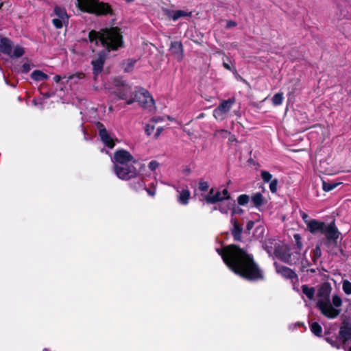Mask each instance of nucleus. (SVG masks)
<instances>
[{
  "instance_id": "obj_14",
  "label": "nucleus",
  "mask_w": 351,
  "mask_h": 351,
  "mask_svg": "<svg viewBox=\"0 0 351 351\" xmlns=\"http://www.w3.org/2000/svg\"><path fill=\"white\" fill-rule=\"evenodd\" d=\"M105 62V55L103 53H100L98 56L93 59L91 62L93 68V74L95 81H97L99 75L103 70L104 64Z\"/></svg>"
},
{
  "instance_id": "obj_11",
  "label": "nucleus",
  "mask_w": 351,
  "mask_h": 351,
  "mask_svg": "<svg viewBox=\"0 0 351 351\" xmlns=\"http://www.w3.org/2000/svg\"><path fill=\"white\" fill-rule=\"evenodd\" d=\"M213 210H218L221 213L224 215H228L230 211L232 216H233L237 212L235 201L230 197L226 200L219 202L217 205L213 207Z\"/></svg>"
},
{
  "instance_id": "obj_37",
  "label": "nucleus",
  "mask_w": 351,
  "mask_h": 351,
  "mask_svg": "<svg viewBox=\"0 0 351 351\" xmlns=\"http://www.w3.org/2000/svg\"><path fill=\"white\" fill-rule=\"evenodd\" d=\"M327 342H328L332 347L337 349L340 348L341 344L339 343L338 339L336 338L335 340L332 337L326 338Z\"/></svg>"
},
{
  "instance_id": "obj_57",
  "label": "nucleus",
  "mask_w": 351,
  "mask_h": 351,
  "mask_svg": "<svg viewBox=\"0 0 351 351\" xmlns=\"http://www.w3.org/2000/svg\"><path fill=\"white\" fill-rule=\"evenodd\" d=\"M160 121H161V119L160 118H155V123H157Z\"/></svg>"
},
{
  "instance_id": "obj_51",
  "label": "nucleus",
  "mask_w": 351,
  "mask_h": 351,
  "mask_svg": "<svg viewBox=\"0 0 351 351\" xmlns=\"http://www.w3.org/2000/svg\"><path fill=\"white\" fill-rule=\"evenodd\" d=\"M102 87L97 85L96 83L94 84V88L97 90H99Z\"/></svg>"
},
{
  "instance_id": "obj_21",
  "label": "nucleus",
  "mask_w": 351,
  "mask_h": 351,
  "mask_svg": "<svg viewBox=\"0 0 351 351\" xmlns=\"http://www.w3.org/2000/svg\"><path fill=\"white\" fill-rule=\"evenodd\" d=\"M171 50L173 54L176 56V58L180 60L182 58V45L180 42H173L171 45Z\"/></svg>"
},
{
  "instance_id": "obj_16",
  "label": "nucleus",
  "mask_w": 351,
  "mask_h": 351,
  "mask_svg": "<svg viewBox=\"0 0 351 351\" xmlns=\"http://www.w3.org/2000/svg\"><path fill=\"white\" fill-rule=\"evenodd\" d=\"M351 338V325L343 324L339 331V339L343 343H346Z\"/></svg>"
},
{
  "instance_id": "obj_19",
  "label": "nucleus",
  "mask_w": 351,
  "mask_h": 351,
  "mask_svg": "<svg viewBox=\"0 0 351 351\" xmlns=\"http://www.w3.org/2000/svg\"><path fill=\"white\" fill-rule=\"evenodd\" d=\"M177 192L179 193V195L178 197V201L180 204L182 205H186L189 203V199L191 196V193L189 189H183L180 191L178 187L175 186Z\"/></svg>"
},
{
  "instance_id": "obj_1",
  "label": "nucleus",
  "mask_w": 351,
  "mask_h": 351,
  "mask_svg": "<svg viewBox=\"0 0 351 351\" xmlns=\"http://www.w3.org/2000/svg\"><path fill=\"white\" fill-rule=\"evenodd\" d=\"M226 265L236 274L250 280H257L263 278L262 271L254 262L252 256L235 245L217 249Z\"/></svg>"
},
{
  "instance_id": "obj_27",
  "label": "nucleus",
  "mask_w": 351,
  "mask_h": 351,
  "mask_svg": "<svg viewBox=\"0 0 351 351\" xmlns=\"http://www.w3.org/2000/svg\"><path fill=\"white\" fill-rule=\"evenodd\" d=\"M75 77L80 79V78L83 77V75L81 73H79L77 75H70L69 77H66V76L61 77L60 75H57L54 76L53 80L56 83L60 82L61 80H66V82H68L69 81L71 80L72 79H73Z\"/></svg>"
},
{
  "instance_id": "obj_13",
  "label": "nucleus",
  "mask_w": 351,
  "mask_h": 351,
  "mask_svg": "<svg viewBox=\"0 0 351 351\" xmlns=\"http://www.w3.org/2000/svg\"><path fill=\"white\" fill-rule=\"evenodd\" d=\"M96 127L99 131V134L101 141L109 148H113L114 146L113 138L106 130L104 125L99 122H97L96 123Z\"/></svg>"
},
{
  "instance_id": "obj_42",
  "label": "nucleus",
  "mask_w": 351,
  "mask_h": 351,
  "mask_svg": "<svg viewBox=\"0 0 351 351\" xmlns=\"http://www.w3.org/2000/svg\"><path fill=\"white\" fill-rule=\"evenodd\" d=\"M32 65L29 62H24L21 67V72L27 73L31 70Z\"/></svg>"
},
{
  "instance_id": "obj_39",
  "label": "nucleus",
  "mask_w": 351,
  "mask_h": 351,
  "mask_svg": "<svg viewBox=\"0 0 351 351\" xmlns=\"http://www.w3.org/2000/svg\"><path fill=\"white\" fill-rule=\"evenodd\" d=\"M278 180L274 179L269 184V189L271 193H275L277 191Z\"/></svg>"
},
{
  "instance_id": "obj_33",
  "label": "nucleus",
  "mask_w": 351,
  "mask_h": 351,
  "mask_svg": "<svg viewBox=\"0 0 351 351\" xmlns=\"http://www.w3.org/2000/svg\"><path fill=\"white\" fill-rule=\"evenodd\" d=\"M337 185H338L337 183L326 182L324 181L323 182V190L325 191H330L334 189L335 188H336Z\"/></svg>"
},
{
  "instance_id": "obj_4",
  "label": "nucleus",
  "mask_w": 351,
  "mask_h": 351,
  "mask_svg": "<svg viewBox=\"0 0 351 351\" xmlns=\"http://www.w3.org/2000/svg\"><path fill=\"white\" fill-rule=\"evenodd\" d=\"M112 162L114 172L119 179L129 180L138 174L139 163L125 150L116 152Z\"/></svg>"
},
{
  "instance_id": "obj_15",
  "label": "nucleus",
  "mask_w": 351,
  "mask_h": 351,
  "mask_svg": "<svg viewBox=\"0 0 351 351\" xmlns=\"http://www.w3.org/2000/svg\"><path fill=\"white\" fill-rule=\"evenodd\" d=\"M274 265L276 267V272L278 274L281 275L282 277L291 280H293V278H297V275L292 269L285 266L280 265L276 263H274Z\"/></svg>"
},
{
  "instance_id": "obj_38",
  "label": "nucleus",
  "mask_w": 351,
  "mask_h": 351,
  "mask_svg": "<svg viewBox=\"0 0 351 351\" xmlns=\"http://www.w3.org/2000/svg\"><path fill=\"white\" fill-rule=\"evenodd\" d=\"M215 135L216 136H221L222 138H226L228 135H230V132L226 130H217Z\"/></svg>"
},
{
  "instance_id": "obj_25",
  "label": "nucleus",
  "mask_w": 351,
  "mask_h": 351,
  "mask_svg": "<svg viewBox=\"0 0 351 351\" xmlns=\"http://www.w3.org/2000/svg\"><path fill=\"white\" fill-rule=\"evenodd\" d=\"M54 12H55V14L58 16V18L62 19V20H68L69 19L68 14L65 10V9L63 8H61L59 6H56L54 8Z\"/></svg>"
},
{
  "instance_id": "obj_7",
  "label": "nucleus",
  "mask_w": 351,
  "mask_h": 351,
  "mask_svg": "<svg viewBox=\"0 0 351 351\" xmlns=\"http://www.w3.org/2000/svg\"><path fill=\"white\" fill-rule=\"evenodd\" d=\"M0 51L12 58H20L25 53L23 47L19 45L12 47L11 40L3 36H0Z\"/></svg>"
},
{
  "instance_id": "obj_8",
  "label": "nucleus",
  "mask_w": 351,
  "mask_h": 351,
  "mask_svg": "<svg viewBox=\"0 0 351 351\" xmlns=\"http://www.w3.org/2000/svg\"><path fill=\"white\" fill-rule=\"evenodd\" d=\"M230 198V193L227 189L219 188L217 190L211 189L205 199L208 204L219 203Z\"/></svg>"
},
{
  "instance_id": "obj_34",
  "label": "nucleus",
  "mask_w": 351,
  "mask_h": 351,
  "mask_svg": "<svg viewBox=\"0 0 351 351\" xmlns=\"http://www.w3.org/2000/svg\"><path fill=\"white\" fill-rule=\"evenodd\" d=\"M250 197L245 194L241 195L238 197L237 201L239 205H245L248 203Z\"/></svg>"
},
{
  "instance_id": "obj_24",
  "label": "nucleus",
  "mask_w": 351,
  "mask_h": 351,
  "mask_svg": "<svg viewBox=\"0 0 351 351\" xmlns=\"http://www.w3.org/2000/svg\"><path fill=\"white\" fill-rule=\"evenodd\" d=\"M31 77L35 81H43L49 78V76L40 70H35L31 74Z\"/></svg>"
},
{
  "instance_id": "obj_23",
  "label": "nucleus",
  "mask_w": 351,
  "mask_h": 351,
  "mask_svg": "<svg viewBox=\"0 0 351 351\" xmlns=\"http://www.w3.org/2000/svg\"><path fill=\"white\" fill-rule=\"evenodd\" d=\"M192 13L185 10H173L169 13V16L173 20L177 21L180 17L191 16Z\"/></svg>"
},
{
  "instance_id": "obj_22",
  "label": "nucleus",
  "mask_w": 351,
  "mask_h": 351,
  "mask_svg": "<svg viewBox=\"0 0 351 351\" xmlns=\"http://www.w3.org/2000/svg\"><path fill=\"white\" fill-rule=\"evenodd\" d=\"M276 245V241L275 239H267L263 243L264 248L267 250V252L269 254H271V253L275 254V250H278Z\"/></svg>"
},
{
  "instance_id": "obj_58",
  "label": "nucleus",
  "mask_w": 351,
  "mask_h": 351,
  "mask_svg": "<svg viewBox=\"0 0 351 351\" xmlns=\"http://www.w3.org/2000/svg\"><path fill=\"white\" fill-rule=\"evenodd\" d=\"M83 132H84V138L86 140V139H87V138H86V136L85 131H84V130H83Z\"/></svg>"
},
{
  "instance_id": "obj_49",
  "label": "nucleus",
  "mask_w": 351,
  "mask_h": 351,
  "mask_svg": "<svg viewBox=\"0 0 351 351\" xmlns=\"http://www.w3.org/2000/svg\"><path fill=\"white\" fill-rule=\"evenodd\" d=\"M32 103L34 106H38L39 104H41V103L39 102V99H34Z\"/></svg>"
},
{
  "instance_id": "obj_10",
  "label": "nucleus",
  "mask_w": 351,
  "mask_h": 351,
  "mask_svg": "<svg viewBox=\"0 0 351 351\" xmlns=\"http://www.w3.org/2000/svg\"><path fill=\"white\" fill-rule=\"evenodd\" d=\"M234 102V98L223 101L213 111V116L215 118L219 120H223L226 114L230 110Z\"/></svg>"
},
{
  "instance_id": "obj_28",
  "label": "nucleus",
  "mask_w": 351,
  "mask_h": 351,
  "mask_svg": "<svg viewBox=\"0 0 351 351\" xmlns=\"http://www.w3.org/2000/svg\"><path fill=\"white\" fill-rule=\"evenodd\" d=\"M311 332L316 336L320 337L322 332V328L317 322H313L311 326Z\"/></svg>"
},
{
  "instance_id": "obj_46",
  "label": "nucleus",
  "mask_w": 351,
  "mask_h": 351,
  "mask_svg": "<svg viewBox=\"0 0 351 351\" xmlns=\"http://www.w3.org/2000/svg\"><path fill=\"white\" fill-rule=\"evenodd\" d=\"M300 216H301L302 219H303L304 222L307 226L308 222H309V221L311 220V219H308V215L306 213H304V212H302L300 213Z\"/></svg>"
},
{
  "instance_id": "obj_12",
  "label": "nucleus",
  "mask_w": 351,
  "mask_h": 351,
  "mask_svg": "<svg viewBox=\"0 0 351 351\" xmlns=\"http://www.w3.org/2000/svg\"><path fill=\"white\" fill-rule=\"evenodd\" d=\"M112 82H113L114 86L117 88V89L110 86L108 84L104 85V88L108 90L109 92H110L112 93L117 94L119 96V97H120L121 99H126L125 94L120 92L119 88H123L124 90H128L130 89V87H128V86H125L123 81L121 80V79H119V78L113 79Z\"/></svg>"
},
{
  "instance_id": "obj_20",
  "label": "nucleus",
  "mask_w": 351,
  "mask_h": 351,
  "mask_svg": "<svg viewBox=\"0 0 351 351\" xmlns=\"http://www.w3.org/2000/svg\"><path fill=\"white\" fill-rule=\"evenodd\" d=\"M251 200L254 206L257 208H259L261 206L267 204V202L266 199L261 193H255L252 194L251 196Z\"/></svg>"
},
{
  "instance_id": "obj_32",
  "label": "nucleus",
  "mask_w": 351,
  "mask_h": 351,
  "mask_svg": "<svg viewBox=\"0 0 351 351\" xmlns=\"http://www.w3.org/2000/svg\"><path fill=\"white\" fill-rule=\"evenodd\" d=\"M68 22V20H62V19H53L52 20L53 25L57 28L60 29L63 27L64 24Z\"/></svg>"
},
{
  "instance_id": "obj_29",
  "label": "nucleus",
  "mask_w": 351,
  "mask_h": 351,
  "mask_svg": "<svg viewBox=\"0 0 351 351\" xmlns=\"http://www.w3.org/2000/svg\"><path fill=\"white\" fill-rule=\"evenodd\" d=\"M283 93H278L274 95L272 97V103L274 106L281 105L283 101Z\"/></svg>"
},
{
  "instance_id": "obj_2",
  "label": "nucleus",
  "mask_w": 351,
  "mask_h": 351,
  "mask_svg": "<svg viewBox=\"0 0 351 351\" xmlns=\"http://www.w3.org/2000/svg\"><path fill=\"white\" fill-rule=\"evenodd\" d=\"M88 43L93 51L101 47L108 51H116L123 46V36L120 29L111 27L101 29L99 32L91 30L88 33Z\"/></svg>"
},
{
  "instance_id": "obj_52",
  "label": "nucleus",
  "mask_w": 351,
  "mask_h": 351,
  "mask_svg": "<svg viewBox=\"0 0 351 351\" xmlns=\"http://www.w3.org/2000/svg\"><path fill=\"white\" fill-rule=\"evenodd\" d=\"M236 210H237L236 213H239V214L241 213L243 211L241 208H240L237 206H236Z\"/></svg>"
},
{
  "instance_id": "obj_44",
  "label": "nucleus",
  "mask_w": 351,
  "mask_h": 351,
  "mask_svg": "<svg viewBox=\"0 0 351 351\" xmlns=\"http://www.w3.org/2000/svg\"><path fill=\"white\" fill-rule=\"evenodd\" d=\"M254 221H249L246 224V232L250 233V230L254 228Z\"/></svg>"
},
{
  "instance_id": "obj_56",
  "label": "nucleus",
  "mask_w": 351,
  "mask_h": 351,
  "mask_svg": "<svg viewBox=\"0 0 351 351\" xmlns=\"http://www.w3.org/2000/svg\"><path fill=\"white\" fill-rule=\"evenodd\" d=\"M146 191L149 195H153V193L151 191L150 189H146Z\"/></svg>"
},
{
  "instance_id": "obj_5",
  "label": "nucleus",
  "mask_w": 351,
  "mask_h": 351,
  "mask_svg": "<svg viewBox=\"0 0 351 351\" xmlns=\"http://www.w3.org/2000/svg\"><path fill=\"white\" fill-rule=\"evenodd\" d=\"M306 226L311 234L319 232L324 235L326 245L330 243H336L340 234L334 222L326 223L316 219H311Z\"/></svg>"
},
{
  "instance_id": "obj_6",
  "label": "nucleus",
  "mask_w": 351,
  "mask_h": 351,
  "mask_svg": "<svg viewBox=\"0 0 351 351\" xmlns=\"http://www.w3.org/2000/svg\"><path fill=\"white\" fill-rule=\"evenodd\" d=\"M77 8L86 12L97 15L106 14L111 11L110 7L98 0H76Z\"/></svg>"
},
{
  "instance_id": "obj_59",
  "label": "nucleus",
  "mask_w": 351,
  "mask_h": 351,
  "mask_svg": "<svg viewBox=\"0 0 351 351\" xmlns=\"http://www.w3.org/2000/svg\"><path fill=\"white\" fill-rule=\"evenodd\" d=\"M43 351H49L47 349H45Z\"/></svg>"
},
{
  "instance_id": "obj_30",
  "label": "nucleus",
  "mask_w": 351,
  "mask_h": 351,
  "mask_svg": "<svg viewBox=\"0 0 351 351\" xmlns=\"http://www.w3.org/2000/svg\"><path fill=\"white\" fill-rule=\"evenodd\" d=\"M342 289L346 295H351V282L348 280H343Z\"/></svg>"
},
{
  "instance_id": "obj_45",
  "label": "nucleus",
  "mask_w": 351,
  "mask_h": 351,
  "mask_svg": "<svg viewBox=\"0 0 351 351\" xmlns=\"http://www.w3.org/2000/svg\"><path fill=\"white\" fill-rule=\"evenodd\" d=\"M145 133L147 135L152 134V133L154 131V126L153 125H150L149 124L147 125L145 128Z\"/></svg>"
},
{
  "instance_id": "obj_47",
  "label": "nucleus",
  "mask_w": 351,
  "mask_h": 351,
  "mask_svg": "<svg viewBox=\"0 0 351 351\" xmlns=\"http://www.w3.org/2000/svg\"><path fill=\"white\" fill-rule=\"evenodd\" d=\"M237 25V23L233 21H228L226 23V28H231Z\"/></svg>"
},
{
  "instance_id": "obj_35",
  "label": "nucleus",
  "mask_w": 351,
  "mask_h": 351,
  "mask_svg": "<svg viewBox=\"0 0 351 351\" xmlns=\"http://www.w3.org/2000/svg\"><path fill=\"white\" fill-rule=\"evenodd\" d=\"M322 256V250L319 245H317L313 250V261L315 262Z\"/></svg>"
},
{
  "instance_id": "obj_54",
  "label": "nucleus",
  "mask_w": 351,
  "mask_h": 351,
  "mask_svg": "<svg viewBox=\"0 0 351 351\" xmlns=\"http://www.w3.org/2000/svg\"><path fill=\"white\" fill-rule=\"evenodd\" d=\"M229 140L230 141H236V138H235L234 136L231 135Z\"/></svg>"
},
{
  "instance_id": "obj_26",
  "label": "nucleus",
  "mask_w": 351,
  "mask_h": 351,
  "mask_svg": "<svg viewBox=\"0 0 351 351\" xmlns=\"http://www.w3.org/2000/svg\"><path fill=\"white\" fill-rule=\"evenodd\" d=\"M302 290L303 293L310 300H313L315 295V290L313 287H309L307 285H302Z\"/></svg>"
},
{
  "instance_id": "obj_40",
  "label": "nucleus",
  "mask_w": 351,
  "mask_h": 351,
  "mask_svg": "<svg viewBox=\"0 0 351 351\" xmlns=\"http://www.w3.org/2000/svg\"><path fill=\"white\" fill-rule=\"evenodd\" d=\"M209 188L208 183L205 181L201 180L199 183V189L201 191H206Z\"/></svg>"
},
{
  "instance_id": "obj_41",
  "label": "nucleus",
  "mask_w": 351,
  "mask_h": 351,
  "mask_svg": "<svg viewBox=\"0 0 351 351\" xmlns=\"http://www.w3.org/2000/svg\"><path fill=\"white\" fill-rule=\"evenodd\" d=\"M135 62L136 61L133 60H128L127 61V65L124 67V70L127 72L131 71L134 66Z\"/></svg>"
},
{
  "instance_id": "obj_55",
  "label": "nucleus",
  "mask_w": 351,
  "mask_h": 351,
  "mask_svg": "<svg viewBox=\"0 0 351 351\" xmlns=\"http://www.w3.org/2000/svg\"><path fill=\"white\" fill-rule=\"evenodd\" d=\"M153 165H154V161L149 162V167L150 169H153V167H152Z\"/></svg>"
},
{
  "instance_id": "obj_17",
  "label": "nucleus",
  "mask_w": 351,
  "mask_h": 351,
  "mask_svg": "<svg viewBox=\"0 0 351 351\" xmlns=\"http://www.w3.org/2000/svg\"><path fill=\"white\" fill-rule=\"evenodd\" d=\"M276 256L284 263L287 264H292L293 261L289 250L287 247L281 249L275 250Z\"/></svg>"
},
{
  "instance_id": "obj_9",
  "label": "nucleus",
  "mask_w": 351,
  "mask_h": 351,
  "mask_svg": "<svg viewBox=\"0 0 351 351\" xmlns=\"http://www.w3.org/2000/svg\"><path fill=\"white\" fill-rule=\"evenodd\" d=\"M134 101H137L143 108H147L152 105L154 100L148 91L141 88L136 91L135 97L128 100L127 103L130 104Z\"/></svg>"
},
{
  "instance_id": "obj_3",
  "label": "nucleus",
  "mask_w": 351,
  "mask_h": 351,
  "mask_svg": "<svg viewBox=\"0 0 351 351\" xmlns=\"http://www.w3.org/2000/svg\"><path fill=\"white\" fill-rule=\"evenodd\" d=\"M332 287L329 283H324L318 290L317 307L321 313L328 319L337 317L341 312L343 301L338 294L330 299Z\"/></svg>"
},
{
  "instance_id": "obj_53",
  "label": "nucleus",
  "mask_w": 351,
  "mask_h": 351,
  "mask_svg": "<svg viewBox=\"0 0 351 351\" xmlns=\"http://www.w3.org/2000/svg\"><path fill=\"white\" fill-rule=\"evenodd\" d=\"M49 97H51V94L49 93L43 94V98L45 99L49 98Z\"/></svg>"
},
{
  "instance_id": "obj_36",
  "label": "nucleus",
  "mask_w": 351,
  "mask_h": 351,
  "mask_svg": "<svg viewBox=\"0 0 351 351\" xmlns=\"http://www.w3.org/2000/svg\"><path fill=\"white\" fill-rule=\"evenodd\" d=\"M261 176L265 182H269L272 178V175L267 171H262Z\"/></svg>"
},
{
  "instance_id": "obj_18",
  "label": "nucleus",
  "mask_w": 351,
  "mask_h": 351,
  "mask_svg": "<svg viewBox=\"0 0 351 351\" xmlns=\"http://www.w3.org/2000/svg\"><path fill=\"white\" fill-rule=\"evenodd\" d=\"M231 223L232 224V228L231 230L232 234L235 241L241 240V233L243 231L242 226L237 222V219L234 217L231 218Z\"/></svg>"
},
{
  "instance_id": "obj_48",
  "label": "nucleus",
  "mask_w": 351,
  "mask_h": 351,
  "mask_svg": "<svg viewBox=\"0 0 351 351\" xmlns=\"http://www.w3.org/2000/svg\"><path fill=\"white\" fill-rule=\"evenodd\" d=\"M294 238L296 240L297 243L299 245V247L300 248L301 245H300V244L299 243V239H300V235L299 234H295L294 235Z\"/></svg>"
},
{
  "instance_id": "obj_43",
  "label": "nucleus",
  "mask_w": 351,
  "mask_h": 351,
  "mask_svg": "<svg viewBox=\"0 0 351 351\" xmlns=\"http://www.w3.org/2000/svg\"><path fill=\"white\" fill-rule=\"evenodd\" d=\"M223 67L229 71H231L234 74L237 75V71L235 68H232L228 63H226L224 60L223 62Z\"/></svg>"
},
{
  "instance_id": "obj_31",
  "label": "nucleus",
  "mask_w": 351,
  "mask_h": 351,
  "mask_svg": "<svg viewBox=\"0 0 351 351\" xmlns=\"http://www.w3.org/2000/svg\"><path fill=\"white\" fill-rule=\"evenodd\" d=\"M265 228L263 226H258L256 227L254 237L258 239H262L264 236Z\"/></svg>"
},
{
  "instance_id": "obj_50",
  "label": "nucleus",
  "mask_w": 351,
  "mask_h": 351,
  "mask_svg": "<svg viewBox=\"0 0 351 351\" xmlns=\"http://www.w3.org/2000/svg\"><path fill=\"white\" fill-rule=\"evenodd\" d=\"M162 130H163V129H162V128H158L157 129V132H156V134H155V136L160 135V133L162 132Z\"/></svg>"
}]
</instances>
